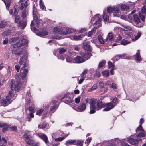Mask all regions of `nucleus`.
Instances as JSON below:
<instances>
[{"label":"nucleus","instance_id":"obj_1","mask_svg":"<svg viewBox=\"0 0 146 146\" xmlns=\"http://www.w3.org/2000/svg\"><path fill=\"white\" fill-rule=\"evenodd\" d=\"M96 106L97 110H101L102 108L106 107L103 110V111H109L113 108L115 105L111 102L107 103L105 104L102 102L101 100H99L96 103Z\"/></svg>","mask_w":146,"mask_h":146},{"label":"nucleus","instance_id":"obj_2","mask_svg":"<svg viewBox=\"0 0 146 146\" xmlns=\"http://www.w3.org/2000/svg\"><path fill=\"white\" fill-rule=\"evenodd\" d=\"M80 56H78L75 57L74 61L76 63H81L84 62L86 60L89 59L92 56V54L90 52L80 53Z\"/></svg>","mask_w":146,"mask_h":146},{"label":"nucleus","instance_id":"obj_3","mask_svg":"<svg viewBox=\"0 0 146 146\" xmlns=\"http://www.w3.org/2000/svg\"><path fill=\"white\" fill-rule=\"evenodd\" d=\"M29 0H27L24 3H21L20 4V6L19 7V9L20 10H23L21 15V17L22 19H24L27 16L28 11V10L26 9V8L28 5H29Z\"/></svg>","mask_w":146,"mask_h":146},{"label":"nucleus","instance_id":"obj_4","mask_svg":"<svg viewBox=\"0 0 146 146\" xmlns=\"http://www.w3.org/2000/svg\"><path fill=\"white\" fill-rule=\"evenodd\" d=\"M132 19H129L131 21L134 23L137 27L141 28L143 27V23L141 22V20L140 19L139 16L137 14H134Z\"/></svg>","mask_w":146,"mask_h":146},{"label":"nucleus","instance_id":"obj_5","mask_svg":"<svg viewBox=\"0 0 146 146\" xmlns=\"http://www.w3.org/2000/svg\"><path fill=\"white\" fill-rule=\"evenodd\" d=\"M20 80L19 79V80H15L14 79L11 80V90L16 91L20 89L22 86V84L21 83Z\"/></svg>","mask_w":146,"mask_h":146},{"label":"nucleus","instance_id":"obj_6","mask_svg":"<svg viewBox=\"0 0 146 146\" xmlns=\"http://www.w3.org/2000/svg\"><path fill=\"white\" fill-rule=\"evenodd\" d=\"M94 19L96 21L94 24V28L92 29L91 30L93 33L96 32L97 28L101 26L100 23L101 21V16L99 14H97L94 16Z\"/></svg>","mask_w":146,"mask_h":146},{"label":"nucleus","instance_id":"obj_7","mask_svg":"<svg viewBox=\"0 0 146 146\" xmlns=\"http://www.w3.org/2000/svg\"><path fill=\"white\" fill-rule=\"evenodd\" d=\"M36 7L34 6H33V13L34 17V21L35 23V25L36 27L38 28H39V25L40 24H41L42 21L40 19L38 18V16H36Z\"/></svg>","mask_w":146,"mask_h":146},{"label":"nucleus","instance_id":"obj_8","mask_svg":"<svg viewBox=\"0 0 146 146\" xmlns=\"http://www.w3.org/2000/svg\"><path fill=\"white\" fill-rule=\"evenodd\" d=\"M30 135L27 134V133H25L23 136V137L24 139L25 142L29 145L32 146L35 143L34 141L31 139Z\"/></svg>","mask_w":146,"mask_h":146},{"label":"nucleus","instance_id":"obj_9","mask_svg":"<svg viewBox=\"0 0 146 146\" xmlns=\"http://www.w3.org/2000/svg\"><path fill=\"white\" fill-rule=\"evenodd\" d=\"M90 43L89 41L84 42L83 43L82 47L85 51L92 52V48Z\"/></svg>","mask_w":146,"mask_h":146},{"label":"nucleus","instance_id":"obj_10","mask_svg":"<svg viewBox=\"0 0 146 146\" xmlns=\"http://www.w3.org/2000/svg\"><path fill=\"white\" fill-rule=\"evenodd\" d=\"M142 139L140 138L134 139L132 138H130L127 139V141L131 144L137 146L138 145L139 142Z\"/></svg>","mask_w":146,"mask_h":146},{"label":"nucleus","instance_id":"obj_11","mask_svg":"<svg viewBox=\"0 0 146 146\" xmlns=\"http://www.w3.org/2000/svg\"><path fill=\"white\" fill-rule=\"evenodd\" d=\"M70 94L69 93H66L65 94L64 96L61 98V100H62L64 98L66 99L64 102L66 104H68L70 103H72L73 102L72 98H71L70 95Z\"/></svg>","mask_w":146,"mask_h":146},{"label":"nucleus","instance_id":"obj_12","mask_svg":"<svg viewBox=\"0 0 146 146\" xmlns=\"http://www.w3.org/2000/svg\"><path fill=\"white\" fill-rule=\"evenodd\" d=\"M23 49L21 48H18L17 47H13L11 50L12 53L15 55L19 56L22 54Z\"/></svg>","mask_w":146,"mask_h":146},{"label":"nucleus","instance_id":"obj_13","mask_svg":"<svg viewBox=\"0 0 146 146\" xmlns=\"http://www.w3.org/2000/svg\"><path fill=\"white\" fill-rule=\"evenodd\" d=\"M27 25V19H24V20H20L19 22L17 24V26L18 27H20L22 29H24Z\"/></svg>","mask_w":146,"mask_h":146},{"label":"nucleus","instance_id":"obj_14","mask_svg":"<svg viewBox=\"0 0 146 146\" xmlns=\"http://www.w3.org/2000/svg\"><path fill=\"white\" fill-rule=\"evenodd\" d=\"M28 72V68L23 69L21 68L20 72V75L22 80H24L26 78Z\"/></svg>","mask_w":146,"mask_h":146},{"label":"nucleus","instance_id":"obj_15","mask_svg":"<svg viewBox=\"0 0 146 146\" xmlns=\"http://www.w3.org/2000/svg\"><path fill=\"white\" fill-rule=\"evenodd\" d=\"M0 127H3L2 129V131L3 133H5L8 130L9 126L6 123L0 122Z\"/></svg>","mask_w":146,"mask_h":146},{"label":"nucleus","instance_id":"obj_16","mask_svg":"<svg viewBox=\"0 0 146 146\" xmlns=\"http://www.w3.org/2000/svg\"><path fill=\"white\" fill-rule=\"evenodd\" d=\"M13 90H11L9 93V95L6 96V98L9 102H10L11 98L15 96V94L14 93Z\"/></svg>","mask_w":146,"mask_h":146},{"label":"nucleus","instance_id":"obj_17","mask_svg":"<svg viewBox=\"0 0 146 146\" xmlns=\"http://www.w3.org/2000/svg\"><path fill=\"white\" fill-rule=\"evenodd\" d=\"M99 84L101 90H100L102 92V93L104 94L107 91V88H105L104 87V84L102 82H99Z\"/></svg>","mask_w":146,"mask_h":146},{"label":"nucleus","instance_id":"obj_18","mask_svg":"<svg viewBox=\"0 0 146 146\" xmlns=\"http://www.w3.org/2000/svg\"><path fill=\"white\" fill-rule=\"evenodd\" d=\"M53 33L55 34L63 35L64 31L61 30L58 27H55L53 31Z\"/></svg>","mask_w":146,"mask_h":146},{"label":"nucleus","instance_id":"obj_19","mask_svg":"<svg viewBox=\"0 0 146 146\" xmlns=\"http://www.w3.org/2000/svg\"><path fill=\"white\" fill-rule=\"evenodd\" d=\"M39 137L45 142V143L46 145L48 144V137L46 135L44 134H43L39 135Z\"/></svg>","mask_w":146,"mask_h":146},{"label":"nucleus","instance_id":"obj_20","mask_svg":"<svg viewBox=\"0 0 146 146\" xmlns=\"http://www.w3.org/2000/svg\"><path fill=\"white\" fill-rule=\"evenodd\" d=\"M4 3L6 7V9L7 10L10 7V5L11 3V0H2Z\"/></svg>","mask_w":146,"mask_h":146},{"label":"nucleus","instance_id":"obj_21","mask_svg":"<svg viewBox=\"0 0 146 146\" xmlns=\"http://www.w3.org/2000/svg\"><path fill=\"white\" fill-rule=\"evenodd\" d=\"M108 38L109 39V40L111 42L113 40V36L112 33H109L108 34V35L107 36L106 38V42H107V43H106V44H107L108 43Z\"/></svg>","mask_w":146,"mask_h":146},{"label":"nucleus","instance_id":"obj_22","mask_svg":"<svg viewBox=\"0 0 146 146\" xmlns=\"http://www.w3.org/2000/svg\"><path fill=\"white\" fill-rule=\"evenodd\" d=\"M136 137H146V132L144 130H143L136 135Z\"/></svg>","mask_w":146,"mask_h":146},{"label":"nucleus","instance_id":"obj_23","mask_svg":"<svg viewBox=\"0 0 146 146\" xmlns=\"http://www.w3.org/2000/svg\"><path fill=\"white\" fill-rule=\"evenodd\" d=\"M83 36V35H80L78 36L74 35L72 36V39L74 40H80Z\"/></svg>","mask_w":146,"mask_h":146},{"label":"nucleus","instance_id":"obj_24","mask_svg":"<svg viewBox=\"0 0 146 146\" xmlns=\"http://www.w3.org/2000/svg\"><path fill=\"white\" fill-rule=\"evenodd\" d=\"M74 31L73 29H71L70 28H66L65 29V31H64L63 35L72 33Z\"/></svg>","mask_w":146,"mask_h":146},{"label":"nucleus","instance_id":"obj_25","mask_svg":"<svg viewBox=\"0 0 146 146\" xmlns=\"http://www.w3.org/2000/svg\"><path fill=\"white\" fill-rule=\"evenodd\" d=\"M101 73L102 76L105 78L108 77L110 75L109 71L107 70L102 71Z\"/></svg>","mask_w":146,"mask_h":146},{"label":"nucleus","instance_id":"obj_26","mask_svg":"<svg viewBox=\"0 0 146 146\" xmlns=\"http://www.w3.org/2000/svg\"><path fill=\"white\" fill-rule=\"evenodd\" d=\"M89 104L90 105V108L94 109L95 107H96V106L95 105L96 102L95 100L91 99Z\"/></svg>","mask_w":146,"mask_h":146},{"label":"nucleus","instance_id":"obj_27","mask_svg":"<svg viewBox=\"0 0 146 146\" xmlns=\"http://www.w3.org/2000/svg\"><path fill=\"white\" fill-rule=\"evenodd\" d=\"M98 38L100 43L102 44H103L105 43V42H106V39L105 40H103L102 36L101 35H98Z\"/></svg>","mask_w":146,"mask_h":146},{"label":"nucleus","instance_id":"obj_28","mask_svg":"<svg viewBox=\"0 0 146 146\" xmlns=\"http://www.w3.org/2000/svg\"><path fill=\"white\" fill-rule=\"evenodd\" d=\"M11 31L9 29L3 32L2 33V36L4 37L7 36L11 35Z\"/></svg>","mask_w":146,"mask_h":146},{"label":"nucleus","instance_id":"obj_29","mask_svg":"<svg viewBox=\"0 0 146 146\" xmlns=\"http://www.w3.org/2000/svg\"><path fill=\"white\" fill-rule=\"evenodd\" d=\"M106 64V61L104 60H102L101 62H99L98 64V67L97 68L102 69L104 67V66Z\"/></svg>","mask_w":146,"mask_h":146},{"label":"nucleus","instance_id":"obj_30","mask_svg":"<svg viewBox=\"0 0 146 146\" xmlns=\"http://www.w3.org/2000/svg\"><path fill=\"white\" fill-rule=\"evenodd\" d=\"M27 62V60L26 59L25 56H23L20 59L19 63L20 65H23Z\"/></svg>","mask_w":146,"mask_h":146},{"label":"nucleus","instance_id":"obj_31","mask_svg":"<svg viewBox=\"0 0 146 146\" xmlns=\"http://www.w3.org/2000/svg\"><path fill=\"white\" fill-rule=\"evenodd\" d=\"M78 109L80 111L84 110L86 108V105L85 104L82 103L78 107Z\"/></svg>","mask_w":146,"mask_h":146},{"label":"nucleus","instance_id":"obj_32","mask_svg":"<svg viewBox=\"0 0 146 146\" xmlns=\"http://www.w3.org/2000/svg\"><path fill=\"white\" fill-rule=\"evenodd\" d=\"M7 22L6 21L3 20L0 23V28L3 29L7 25Z\"/></svg>","mask_w":146,"mask_h":146},{"label":"nucleus","instance_id":"obj_33","mask_svg":"<svg viewBox=\"0 0 146 146\" xmlns=\"http://www.w3.org/2000/svg\"><path fill=\"white\" fill-rule=\"evenodd\" d=\"M39 6L41 9L42 10L46 9V7L42 1V0H39Z\"/></svg>","mask_w":146,"mask_h":146},{"label":"nucleus","instance_id":"obj_34","mask_svg":"<svg viewBox=\"0 0 146 146\" xmlns=\"http://www.w3.org/2000/svg\"><path fill=\"white\" fill-rule=\"evenodd\" d=\"M1 102L3 105L6 106L11 103V101L10 102H9V101L6 98V99H2Z\"/></svg>","mask_w":146,"mask_h":146},{"label":"nucleus","instance_id":"obj_35","mask_svg":"<svg viewBox=\"0 0 146 146\" xmlns=\"http://www.w3.org/2000/svg\"><path fill=\"white\" fill-rule=\"evenodd\" d=\"M135 57L136 58V59L137 61H142V60L141 56H140V53L139 52L136 53Z\"/></svg>","mask_w":146,"mask_h":146},{"label":"nucleus","instance_id":"obj_36","mask_svg":"<svg viewBox=\"0 0 146 146\" xmlns=\"http://www.w3.org/2000/svg\"><path fill=\"white\" fill-rule=\"evenodd\" d=\"M76 140H69L67 141L66 142V144L67 146L68 145H71L73 144L74 143H76Z\"/></svg>","mask_w":146,"mask_h":146},{"label":"nucleus","instance_id":"obj_37","mask_svg":"<svg viewBox=\"0 0 146 146\" xmlns=\"http://www.w3.org/2000/svg\"><path fill=\"white\" fill-rule=\"evenodd\" d=\"M120 42L121 44L125 45L130 44L131 43V42L123 39L122 41H121Z\"/></svg>","mask_w":146,"mask_h":146},{"label":"nucleus","instance_id":"obj_38","mask_svg":"<svg viewBox=\"0 0 146 146\" xmlns=\"http://www.w3.org/2000/svg\"><path fill=\"white\" fill-rule=\"evenodd\" d=\"M47 126V123H43L42 124H39L38 126V128L40 129H44L46 128Z\"/></svg>","mask_w":146,"mask_h":146},{"label":"nucleus","instance_id":"obj_39","mask_svg":"<svg viewBox=\"0 0 146 146\" xmlns=\"http://www.w3.org/2000/svg\"><path fill=\"white\" fill-rule=\"evenodd\" d=\"M121 9L123 11H127L129 9V8L127 5L123 4L121 5Z\"/></svg>","mask_w":146,"mask_h":146},{"label":"nucleus","instance_id":"obj_40","mask_svg":"<svg viewBox=\"0 0 146 146\" xmlns=\"http://www.w3.org/2000/svg\"><path fill=\"white\" fill-rule=\"evenodd\" d=\"M102 17L106 21H108L109 20V16L105 14L104 12H103V14L102 15Z\"/></svg>","mask_w":146,"mask_h":146},{"label":"nucleus","instance_id":"obj_41","mask_svg":"<svg viewBox=\"0 0 146 146\" xmlns=\"http://www.w3.org/2000/svg\"><path fill=\"white\" fill-rule=\"evenodd\" d=\"M22 46H23L22 45L21 43L20 42V40H19L18 42L16 43L13 45V47L20 48L19 47Z\"/></svg>","mask_w":146,"mask_h":146},{"label":"nucleus","instance_id":"obj_42","mask_svg":"<svg viewBox=\"0 0 146 146\" xmlns=\"http://www.w3.org/2000/svg\"><path fill=\"white\" fill-rule=\"evenodd\" d=\"M84 141L81 140H77L76 145L78 146H82Z\"/></svg>","mask_w":146,"mask_h":146},{"label":"nucleus","instance_id":"obj_43","mask_svg":"<svg viewBox=\"0 0 146 146\" xmlns=\"http://www.w3.org/2000/svg\"><path fill=\"white\" fill-rule=\"evenodd\" d=\"M35 108L34 105H32L29 106L28 108V110L29 111L31 112H35Z\"/></svg>","mask_w":146,"mask_h":146},{"label":"nucleus","instance_id":"obj_44","mask_svg":"<svg viewBox=\"0 0 146 146\" xmlns=\"http://www.w3.org/2000/svg\"><path fill=\"white\" fill-rule=\"evenodd\" d=\"M97 88V85L96 84H94L93 86L91 87L88 90V92H91L96 89Z\"/></svg>","mask_w":146,"mask_h":146},{"label":"nucleus","instance_id":"obj_45","mask_svg":"<svg viewBox=\"0 0 146 146\" xmlns=\"http://www.w3.org/2000/svg\"><path fill=\"white\" fill-rule=\"evenodd\" d=\"M139 17H140V19H141V22L143 23V24L144 23L145 20V15H142L141 14L140 15L139 14Z\"/></svg>","mask_w":146,"mask_h":146},{"label":"nucleus","instance_id":"obj_46","mask_svg":"<svg viewBox=\"0 0 146 146\" xmlns=\"http://www.w3.org/2000/svg\"><path fill=\"white\" fill-rule=\"evenodd\" d=\"M108 63L109 68H113L115 67V65L110 61H108Z\"/></svg>","mask_w":146,"mask_h":146},{"label":"nucleus","instance_id":"obj_47","mask_svg":"<svg viewBox=\"0 0 146 146\" xmlns=\"http://www.w3.org/2000/svg\"><path fill=\"white\" fill-rule=\"evenodd\" d=\"M144 130L142 126L141 125H139L138 127L137 128L136 131L137 133H138L139 132H141Z\"/></svg>","mask_w":146,"mask_h":146},{"label":"nucleus","instance_id":"obj_48","mask_svg":"<svg viewBox=\"0 0 146 146\" xmlns=\"http://www.w3.org/2000/svg\"><path fill=\"white\" fill-rule=\"evenodd\" d=\"M101 76V74L99 71H96L94 74V76L96 78H98Z\"/></svg>","mask_w":146,"mask_h":146},{"label":"nucleus","instance_id":"obj_49","mask_svg":"<svg viewBox=\"0 0 146 146\" xmlns=\"http://www.w3.org/2000/svg\"><path fill=\"white\" fill-rule=\"evenodd\" d=\"M57 107V105H54L50 107V111L51 113L52 112H53L56 110V108Z\"/></svg>","mask_w":146,"mask_h":146},{"label":"nucleus","instance_id":"obj_50","mask_svg":"<svg viewBox=\"0 0 146 146\" xmlns=\"http://www.w3.org/2000/svg\"><path fill=\"white\" fill-rule=\"evenodd\" d=\"M141 32H138L137 34L135 37V40L138 39L141 36Z\"/></svg>","mask_w":146,"mask_h":146},{"label":"nucleus","instance_id":"obj_51","mask_svg":"<svg viewBox=\"0 0 146 146\" xmlns=\"http://www.w3.org/2000/svg\"><path fill=\"white\" fill-rule=\"evenodd\" d=\"M44 111V110L42 109H40L37 110L36 112V114L40 116Z\"/></svg>","mask_w":146,"mask_h":146},{"label":"nucleus","instance_id":"obj_52","mask_svg":"<svg viewBox=\"0 0 146 146\" xmlns=\"http://www.w3.org/2000/svg\"><path fill=\"white\" fill-rule=\"evenodd\" d=\"M107 11L108 13H111L113 12V7H109L107 8Z\"/></svg>","mask_w":146,"mask_h":146},{"label":"nucleus","instance_id":"obj_53","mask_svg":"<svg viewBox=\"0 0 146 146\" xmlns=\"http://www.w3.org/2000/svg\"><path fill=\"white\" fill-rule=\"evenodd\" d=\"M136 11V10H133L131 12V13L129 14L128 16V18L129 19H132V17H133V14L135 13Z\"/></svg>","mask_w":146,"mask_h":146},{"label":"nucleus","instance_id":"obj_54","mask_svg":"<svg viewBox=\"0 0 146 146\" xmlns=\"http://www.w3.org/2000/svg\"><path fill=\"white\" fill-rule=\"evenodd\" d=\"M15 18L14 23H18V22L20 20V17L19 15L16 16H14Z\"/></svg>","mask_w":146,"mask_h":146},{"label":"nucleus","instance_id":"obj_55","mask_svg":"<svg viewBox=\"0 0 146 146\" xmlns=\"http://www.w3.org/2000/svg\"><path fill=\"white\" fill-rule=\"evenodd\" d=\"M48 34V33L46 31H44L40 32L39 33V35L41 36H45Z\"/></svg>","mask_w":146,"mask_h":146},{"label":"nucleus","instance_id":"obj_56","mask_svg":"<svg viewBox=\"0 0 146 146\" xmlns=\"http://www.w3.org/2000/svg\"><path fill=\"white\" fill-rule=\"evenodd\" d=\"M141 12L142 14H145L146 13V6L144 5L143 6L141 10Z\"/></svg>","mask_w":146,"mask_h":146},{"label":"nucleus","instance_id":"obj_57","mask_svg":"<svg viewBox=\"0 0 146 146\" xmlns=\"http://www.w3.org/2000/svg\"><path fill=\"white\" fill-rule=\"evenodd\" d=\"M90 114H93L95 113L96 112V110H97V109L96 107H95L94 109H92L91 108H90Z\"/></svg>","mask_w":146,"mask_h":146},{"label":"nucleus","instance_id":"obj_58","mask_svg":"<svg viewBox=\"0 0 146 146\" xmlns=\"http://www.w3.org/2000/svg\"><path fill=\"white\" fill-rule=\"evenodd\" d=\"M10 129L11 131L17 132V128L16 126H12L10 127Z\"/></svg>","mask_w":146,"mask_h":146},{"label":"nucleus","instance_id":"obj_59","mask_svg":"<svg viewBox=\"0 0 146 146\" xmlns=\"http://www.w3.org/2000/svg\"><path fill=\"white\" fill-rule=\"evenodd\" d=\"M20 42L21 43L22 45L23 46L27 43V40L25 39H23L21 40H20Z\"/></svg>","mask_w":146,"mask_h":146},{"label":"nucleus","instance_id":"obj_60","mask_svg":"<svg viewBox=\"0 0 146 146\" xmlns=\"http://www.w3.org/2000/svg\"><path fill=\"white\" fill-rule=\"evenodd\" d=\"M81 97L80 96H78L76 98L75 100V101L76 103H79L80 101Z\"/></svg>","mask_w":146,"mask_h":146},{"label":"nucleus","instance_id":"obj_61","mask_svg":"<svg viewBox=\"0 0 146 146\" xmlns=\"http://www.w3.org/2000/svg\"><path fill=\"white\" fill-rule=\"evenodd\" d=\"M113 11L116 12V13H119L120 10L119 8L117 7H113Z\"/></svg>","mask_w":146,"mask_h":146},{"label":"nucleus","instance_id":"obj_62","mask_svg":"<svg viewBox=\"0 0 146 146\" xmlns=\"http://www.w3.org/2000/svg\"><path fill=\"white\" fill-rule=\"evenodd\" d=\"M122 39V37L120 35H119L118 37H117V39L116 40V42L119 43L121 41Z\"/></svg>","mask_w":146,"mask_h":146},{"label":"nucleus","instance_id":"obj_63","mask_svg":"<svg viewBox=\"0 0 146 146\" xmlns=\"http://www.w3.org/2000/svg\"><path fill=\"white\" fill-rule=\"evenodd\" d=\"M13 13H14L12 15V17L15 16H16L18 15H17L18 14V11L15 8L14 9V10L13 11Z\"/></svg>","mask_w":146,"mask_h":146},{"label":"nucleus","instance_id":"obj_64","mask_svg":"<svg viewBox=\"0 0 146 146\" xmlns=\"http://www.w3.org/2000/svg\"><path fill=\"white\" fill-rule=\"evenodd\" d=\"M66 51V49L64 48H61L59 50V53L60 54H63Z\"/></svg>","mask_w":146,"mask_h":146}]
</instances>
